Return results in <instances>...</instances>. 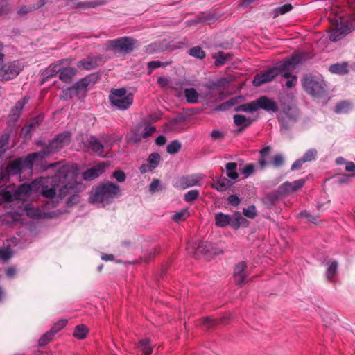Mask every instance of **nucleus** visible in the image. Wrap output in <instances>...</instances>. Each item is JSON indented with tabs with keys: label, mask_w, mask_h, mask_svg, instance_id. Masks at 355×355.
Returning <instances> with one entry per match:
<instances>
[{
	"label": "nucleus",
	"mask_w": 355,
	"mask_h": 355,
	"mask_svg": "<svg viewBox=\"0 0 355 355\" xmlns=\"http://www.w3.org/2000/svg\"><path fill=\"white\" fill-rule=\"evenodd\" d=\"M48 168H57L54 182L60 180V177L64 178V184L60 189V198H64L67 195H71L67 201V206H71L79 202L78 193L83 189V186L76 179V168L72 164H63L62 162L49 164Z\"/></svg>",
	"instance_id": "obj_1"
},
{
	"label": "nucleus",
	"mask_w": 355,
	"mask_h": 355,
	"mask_svg": "<svg viewBox=\"0 0 355 355\" xmlns=\"http://www.w3.org/2000/svg\"><path fill=\"white\" fill-rule=\"evenodd\" d=\"M306 55L305 53L295 54L291 58L279 62L273 68L258 73L254 77L253 85L256 87H260L266 83L272 81L283 71H289L295 69L297 64L306 58Z\"/></svg>",
	"instance_id": "obj_2"
},
{
	"label": "nucleus",
	"mask_w": 355,
	"mask_h": 355,
	"mask_svg": "<svg viewBox=\"0 0 355 355\" xmlns=\"http://www.w3.org/2000/svg\"><path fill=\"white\" fill-rule=\"evenodd\" d=\"M42 179H36L30 184L24 183L17 189L10 185L0 191V198L3 202L24 201L32 191H38L42 184Z\"/></svg>",
	"instance_id": "obj_3"
},
{
	"label": "nucleus",
	"mask_w": 355,
	"mask_h": 355,
	"mask_svg": "<svg viewBox=\"0 0 355 355\" xmlns=\"http://www.w3.org/2000/svg\"><path fill=\"white\" fill-rule=\"evenodd\" d=\"M299 116L300 112L297 108L291 106L284 107L277 115L280 130L284 132L289 131L295 124Z\"/></svg>",
	"instance_id": "obj_4"
},
{
	"label": "nucleus",
	"mask_w": 355,
	"mask_h": 355,
	"mask_svg": "<svg viewBox=\"0 0 355 355\" xmlns=\"http://www.w3.org/2000/svg\"><path fill=\"white\" fill-rule=\"evenodd\" d=\"M215 225L218 227H225L230 225L235 230H237L241 225H244L248 220L243 218L240 212H235L232 215L225 214L223 212H218L215 214Z\"/></svg>",
	"instance_id": "obj_5"
},
{
	"label": "nucleus",
	"mask_w": 355,
	"mask_h": 355,
	"mask_svg": "<svg viewBox=\"0 0 355 355\" xmlns=\"http://www.w3.org/2000/svg\"><path fill=\"white\" fill-rule=\"evenodd\" d=\"M133 103V95L125 87L112 89V111L126 110Z\"/></svg>",
	"instance_id": "obj_6"
},
{
	"label": "nucleus",
	"mask_w": 355,
	"mask_h": 355,
	"mask_svg": "<svg viewBox=\"0 0 355 355\" xmlns=\"http://www.w3.org/2000/svg\"><path fill=\"white\" fill-rule=\"evenodd\" d=\"M302 85L304 90L313 96L320 97L327 94L324 82L315 77H304L302 80Z\"/></svg>",
	"instance_id": "obj_7"
},
{
	"label": "nucleus",
	"mask_w": 355,
	"mask_h": 355,
	"mask_svg": "<svg viewBox=\"0 0 355 355\" xmlns=\"http://www.w3.org/2000/svg\"><path fill=\"white\" fill-rule=\"evenodd\" d=\"M111 198V182H107L98 187L91 192L89 202L98 206L105 207L109 204Z\"/></svg>",
	"instance_id": "obj_8"
},
{
	"label": "nucleus",
	"mask_w": 355,
	"mask_h": 355,
	"mask_svg": "<svg viewBox=\"0 0 355 355\" xmlns=\"http://www.w3.org/2000/svg\"><path fill=\"white\" fill-rule=\"evenodd\" d=\"M93 77L89 76L78 80L74 85L68 88L64 91L67 98H71L76 96L79 99L84 98L87 92V87L92 84L94 83Z\"/></svg>",
	"instance_id": "obj_9"
},
{
	"label": "nucleus",
	"mask_w": 355,
	"mask_h": 355,
	"mask_svg": "<svg viewBox=\"0 0 355 355\" xmlns=\"http://www.w3.org/2000/svg\"><path fill=\"white\" fill-rule=\"evenodd\" d=\"M135 44V40L130 37L112 40V57L131 53L134 49Z\"/></svg>",
	"instance_id": "obj_10"
},
{
	"label": "nucleus",
	"mask_w": 355,
	"mask_h": 355,
	"mask_svg": "<svg viewBox=\"0 0 355 355\" xmlns=\"http://www.w3.org/2000/svg\"><path fill=\"white\" fill-rule=\"evenodd\" d=\"M23 168L22 157L9 162L5 168H0V186L9 180L10 175H20Z\"/></svg>",
	"instance_id": "obj_11"
},
{
	"label": "nucleus",
	"mask_w": 355,
	"mask_h": 355,
	"mask_svg": "<svg viewBox=\"0 0 355 355\" xmlns=\"http://www.w3.org/2000/svg\"><path fill=\"white\" fill-rule=\"evenodd\" d=\"M189 253L193 254L197 258H200V256H208L211 257L216 255V252L213 245L207 241H200L198 244L194 243L192 246L187 248Z\"/></svg>",
	"instance_id": "obj_12"
},
{
	"label": "nucleus",
	"mask_w": 355,
	"mask_h": 355,
	"mask_svg": "<svg viewBox=\"0 0 355 355\" xmlns=\"http://www.w3.org/2000/svg\"><path fill=\"white\" fill-rule=\"evenodd\" d=\"M22 70L19 61L8 62L0 67V78L1 80L8 81L15 78Z\"/></svg>",
	"instance_id": "obj_13"
},
{
	"label": "nucleus",
	"mask_w": 355,
	"mask_h": 355,
	"mask_svg": "<svg viewBox=\"0 0 355 355\" xmlns=\"http://www.w3.org/2000/svg\"><path fill=\"white\" fill-rule=\"evenodd\" d=\"M202 177L199 174L182 175L176 179L174 186L181 189H185L193 186H200Z\"/></svg>",
	"instance_id": "obj_14"
},
{
	"label": "nucleus",
	"mask_w": 355,
	"mask_h": 355,
	"mask_svg": "<svg viewBox=\"0 0 355 355\" xmlns=\"http://www.w3.org/2000/svg\"><path fill=\"white\" fill-rule=\"evenodd\" d=\"M55 177V174L50 178L49 183L51 185L50 188L48 186H44L43 181L42 182L40 187H42L41 193L43 196L52 198L56 195L57 191H58V196H60V189L62 187V185L64 184V178L60 177V181L55 182L53 181Z\"/></svg>",
	"instance_id": "obj_15"
},
{
	"label": "nucleus",
	"mask_w": 355,
	"mask_h": 355,
	"mask_svg": "<svg viewBox=\"0 0 355 355\" xmlns=\"http://www.w3.org/2000/svg\"><path fill=\"white\" fill-rule=\"evenodd\" d=\"M67 60H60L55 64H52L49 66L41 74V85H43L45 82L49 79L55 77L60 71L61 64L64 62H67Z\"/></svg>",
	"instance_id": "obj_16"
},
{
	"label": "nucleus",
	"mask_w": 355,
	"mask_h": 355,
	"mask_svg": "<svg viewBox=\"0 0 355 355\" xmlns=\"http://www.w3.org/2000/svg\"><path fill=\"white\" fill-rule=\"evenodd\" d=\"M351 32L350 27L345 24H336L332 28L330 34V40L334 42H337L343 38L347 33Z\"/></svg>",
	"instance_id": "obj_17"
},
{
	"label": "nucleus",
	"mask_w": 355,
	"mask_h": 355,
	"mask_svg": "<svg viewBox=\"0 0 355 355\" xmlns=\"http://www.w3.org/2000/svg\"><path fill=\"white\" fill-rule=\"evenodd\" d=\"M257 110L263 109L268 112H276L278 110V105L275 101L269 98L266 96H262L255 100Z\"/></svg>",
	"instance_id": "obj_18"
},
{
	"label": "nucleus",
	"mask_w": 355,
	"mask_h": 355,
	"mask_svg": "<svg viewBox=\"0 0 355 355\" xmlns=\"http://www.w3.org/2000/svg\"><path fill=\"white\" fill-rule=\"evenodd\" d=\"M102 60L103 58L101 56H88L80 60L77 63V67L80 69L92 70L101 64Z\"/></svg>",
	"instance_id": "obj_19"
},
{
	"label": "nucleus",
	"mask_w": 355,
	"mask_h": 355,
	"mask_svg": "<svg viewBox=\"0 0 355 355\" xmlns=\"http://www.w3.org/2000/svg\"><path fill=\"white\" fill-rule=\"evenodd\" d=\"M247 264L245 261L239 262L234 269V277L237 284H243L248 275L247 272Z\"/></svg>",
	"instance_id": "obj_20"
},
{
	"label": "nucleus",
	"mask_w": 355,
	"mask_h": 355,
	"mask_svg": "<svg viewBox=\"0 0 355 355\" xmlns=\"http://www.w3.org/2000/svg\"><path fill=\"white\" fill-rule=\"evenodd\" d=\"M105 163L94 166L83 173V178L87 181L92 180L101 175L105 171Z\"/></svg>",
	"instance_id": "obj_21"
},
{
	"label": "nucleus",
	"mask_w": 355,
	"mask_h": 355,
	"mask_svg": "<svg viewBox=\"0 0 355 355\" xmlns=\"http://www.w3.org/2000/svg\"><path fill=\"white\" fill-rule=\"evenodd\" d=\"M45 156V153L42 152V150L39 152H35L28 154L24 158L22 157V162L24 165V168H26L28 169H32L35 162L37 159H43Z\"/></svg>",
	"instance_id": "obj_22"
},
{
	"label": "nucleus",
	"mask_w": 355,
	"mask_h": 355,
	"mask_svg": "<svg viewBox=\"0 0 355 355\" xmlns=\"http://www.w3.org/2000/svg\"><path fill=\"white\" fill-rule=\"evenodd\" d=\"M88 148L92 150L95 154L104 157V146L98 141L97 138L94 136H91L87 139Z\"/></svg>",
	"instance_id": "obj_23"
},
{
	"label": "nucleus",
	"mask_w": 355,
	"mask_h": 355,
	"mask_svg": "<svg viewBox=\"0 0 355 355\" xmlns=\"http://www.w3.org/2000/svg\"><path fill=\"white\" fill-rule=\"evenodd\" d=\"M76 73V69L73 67H61L59 71V78L65 83H69Z\"/></svg>",
	"instance_id": "obj_24"
},
{
	"label": "nucleus",
	"mask_w": 355,
	"mask_h": 355,
	"mask_svg": "<svg viewBox=\"0 0 355 355\" xmlns=\"http://www.w3.org/2000/svg\"><path fill=\"white\" fill-rule=\"evenodd\" d=\"M28 97L24 96L21 100L17 101L15 107L12 108L10 111V117L15 120L17 119L24 105L28 102Z\"/></svg>",
	"instance_id": "obj_25"
},
{
	"label": "nucleus",
	"mask_w": 355,
	"mask_h": 355,
	"mask_svg": "<svg viewBox=\"0 0 355 355\" xmlns=\"http://www.w3.org/2000/svg\"><path fill=\"white\" fill-rule=\"evenodd\" d=\"M252 120L247 118L241 114H236L234 116V123L237 126H241L239 131H242L244 128H248L252 123Z\"/></svg>",
	"instance_id": "obj_26"
},
{
	"label": "nucleus",
	"mask_w": 355,
	"mask_h": 355,
	"mask_svg": "<svg viewBox=\"0 0 355 355\" xmlns=\"http://www.w3.org/2000/svg\"><path fill=\"white\" fill-rule=\"evenodd\" d=\"M281 193L278 191L271 192L266 194L263 198V204L268 207L270 208L279 200Z\"/></svg>",
	"instance_id": "obj_27"
},
{
	"label": "nucleus",
	"mask_w": 355,
	"mask_h": 355,
	"mask_svg": "<svg viewBox=\"0 0 355 355\" xmlns=\"http://www.w3.org/2000/svg\"><path fill=\"white\" fill-rule=\"evenodd\" d=\"M347 67L348 64L346 62L342 63H336L331 64L329 67V70L333 73L347 74L349 72Z\"/></svg>",
	"instance_id": "obj_28"
},
{
	"label": "nucleus",
	"mask_w": 355,
	"mask_h": 355,
	"mask_svg": "<svg viewBox=\"0 0 355 355\" xmlns=\"http://www.w3.org/2000/svg\"><path fill=\"white\" fill-rule=\"evenodd\" d=\"M232 55L230 53L220 51L218 53L213 55V58L215 59V65L216 67H221L225 64L228 60H230Z\"/></svg>",
	"instance_id": "obj_29"
},
{
	"label": "nucleus",
	"mask_w": 355,
	"mask_h": 355,
	"mask_svg": "<svg viewBox=\"0 0 355 355\" xmlns=\"http://www.w3.org/2000/svg\"><path fill=\"white\" fill-rule=\"evenodd\" d=\"M270 151L271 147L269 146L260 150V157L258 164L261 169H264L269 166V162L266 160V157L270 154Z\"/></svg>",
	"instance_id": "obj_30"
},
{
	"label": "nucleus",
	"mask_w": 355,
	"mask_h": 355,
	"mask_svg": "<svg viewBox=\"0 0 355 355\" xmlns=\"http://www.w3.org/2000/svg\"><path fill=\"white\" fill-rule=\"evenodd\" d=\"M225 170L227 176L231 180H236L239 177L236 171L237 164L235 162H228L225 164Z\"/></svg>",
	"instance_id": "obj_31"
},
{
	"label": "nucleus",
	"mask_w": 355,
	"mask_h": 355,
	"mask_svg": "<svg viewBox=\"0 0 355 355\" xmlns=\"http://www.w3.org/2000/svg\"><path fill=\"white\" fill-rule=\"evenodd\" d=\"M184 96L189 103L198 102L199 94L194 88H187L184 89Z\"/></svg>",
	"instance_id": "obj_32"
},
{
	"label": "nucleus",
	"mask_w": 355,
	"mask_h": 355,
	"mask_svg": "<svg viewBox=\"0 0 355 355\" xmlns=\"http://www.w3.org/2000/svg\"><path fill=\"white\" fill-rule=\"evenodd\" d=\"M338 263L336 261L328 262V268L326 272V277L329 281H332L337 274Z\"/></svg>",
	"instance_id": "obj_33"
},
{
	"label": "nucleus",
	"mask_w": 355,
	"mask_h": 355,
	"mask_svg": "<svg viewBox=\"0 0 355 355\" xmlns=\"http://www.w3.org/2000/svg\"><path fill=\"white\" fill-rule=\"evenodd\" d=\"M71 140V133L69 132H64L58 135L54 139H53V144L59 141V144L63 147L69 144Z\"/></svg>",
	"instance_id": "obj_34"
},
{
	"label": "nucleus",
	"mask_w": 355,
	"mask_h": 355,
	"mask_svg": "<svg viewBox=\"0 0 355 355\" xmlns=\"http://www.w3.org/2000/svg\"><path fill=\"white\" fill-rule=\"evenodd\" d=\"M229 318L226 317H223L220 318L219 321H216V320L211 318H205L203 319L202 324L204 325L207 329H211L214 327L217 324H226V321L228 320Z\"/></svg>",
	"instance_id": "obj_35"
},
{
	"label": "nucleus",
	"mask_w": 355,
	"mask_h": 355,
	"mask_svg": "<svg viewBox=\"0 0 355 355\" xmlns=\"http://www.w3.org/2000/svg\"><path fill=\"white\" fill-rule=\"evenodd\" d=\"M234 110L236 112H253L257 110V107H256L255 101H252L250 103L238 105Z\"/></svg>",
	"instance_id": "obj_36"
},
{
	"label": "nucleus",
	"mask_w": 355,
	"mask_h": 355,
	"mask_svg": "<svg viewBox=\"0 0 355 355\" xmlns=\"http://www.w3.org/2000/svg\"><path fill=\"white\" fill-rule=\"evenodd\" d=\"M148 338H144L139 341L138 348L145 354L150 355L152 353L153 348L150 344Z\"/></svg>",
	"instance_id": "obj_37"
},
{
	"label": "nucleus",
	"mask_w": 355,
	"mask_h": 355,
	"mask_svg": "<svg viewBox=\"0 0 355 355\" xmlns=\"http://www.w3.org/2000/svg\"><path fill=\"white\" fill-rule=\"evenodd\" d=\"M63 146L59 144V141L53 144V139L49 141V144L42 149V152L45 153V156H48L49 154L55 153L62 148Z\"/></svg>",
	"instance_id": "obj_38"
},
{
	"label": "nucleus",
	"mask_w": 355,
	"mask_h": 355,
	"mask_svg": "<svg viewBox=\"0 0 355 355\" xmlns=\"http://www.w3.org/2000/svg\"><path fill=\"white\" fill-rule=\"evenodd\" d=\"M352 109V105L348 101H342L335 107V112L337 114L348 113Z\"/></svg>",
	"instance_id": "obj_39"
},
{
	"label": "nucleus",
	"mask_w": 355,
	"mask_h": 355,
	"mask_svg": "<svg viewBox=\"0 0 355 355\" xmlns=\"http://www.w3.org/2000/svg\"><path fill=\"white\" fill-rule=\"evenodd\" d=\"M230 187V182L226 178L219 179L214 181L213 188L218 191H226Z\"/></svg>",
	"instance_id": "obj_40"
},
{
	"label": "nucleus",
	"mask_w": 355,
	"mask_h": 355,
	"mask_svg": "<svg viewBox=\"0 0 355 355\" xmlns=\"http://www.w3.org/2000/svg\"><path fill=\"white\" fill-rule=\"evenodd\" d=\"M88 333V329L84 324H79L75 327L73 336L78 339L85 338Z\"/></svg>",
	"instance_id": "obj_41"
},
{
	"label": "nucleus",
	"mask_w": 355,
	"mask_h": 355,
	"mask_svg": "<svg viewBox=\"0 0 355 355\" xmlns=\"http://www.w3.org/2000/svg\"><path fill=\"white\" fill-rule=\"evenodd\" d=\"M189 54L194 58H198V59H203L205 58V52L202 50V49L199 46H194L193 48H191L189 51Z\"/></svg>",
	"instance_id": "obj_42"
},
{
	"label": "nucleus",
	"mask_w": 355,
	"mask_h": 355,
	"mask_svg": "<svg viewBox=\"0 0 355 355\" xmlns=\"http://www.w3.org/2000/svg\"><path fill=\"white\" fill-rule=\"evenodd\" d=\"M181 147V143L178 140H174L167 146L166 151L169 154L173 155L178 153Z\"/></svg>",
	"instance_id": "obj_43"
},
{
	"label": "nucleus",
	"mask_w": 355,
	"mask_h": 355,
	"mask_svg": "<svg viewBox=\"0 0 355 355\" xmlns=\"http://www.w3.org/2000/svg\"><path fill=\"white\" fill-rule=\"evenodd\" d=\"M269 162V165L271 164L275 168H279L282 166L284 163V158L282 154H276L275 155L270 162Z\"/></svg>",
	"instance_id": "obj_44"
},
{
	"label": "nucleus",
	"mask_w": 355,
	"mask_h": 355,
	"mask_svg": "<svg viewBox=\"0 0 355 355\" xmlns=\"http://www.w3.org/2000/svg\"><path fill=\"white\" fill-rule=\"evenodd\" d=\"M189 212L187 209H184L179 212H177L173 216V220L179 223L180 221L186 220L189 216Z\"/></svg>",
	"instance_id": "obj_45"
},
{
	"label": "nucleus",
	"mask_w": 355,
	"mask_h": 355,
	"mask_svg": "<svg viewBox=\"0 0 355 355\" xmlns=\"http://www.w3.org/2000/svg\"><path fill=\"white\" fill-rule=\"evenodd\" d=\"M160 159L161 157L158 153H153L148 156V162L153 168L155 169L158 166Z\"/></svg>",
	"instance_id": "obj_46"
},
{
	"label": "nucleus",
	"mask_w": 355,
	"mask_h": 355,
	"mask_svg": "<svg viewBox=\"0 0 355 355\" xmlns=\"http://www.w3.org/2000/svg\"><path fill=\"white\" fill-rule=\"evenodd\" d=\"M26 215L32 218H38L41 217L42 213L40 209L38 208H33L30 207H26Z\"/></svg>",
	"instance_id": "obj_47"
},
{
	"label": "nucleus",
	"mask_w": 355,
	"mask_h": 355,
	"mask_svg": "<svg viewBox=\"0 0 355 355\" xmlns=\"http://www.w3.org/2000/svg\"><path fill=\"white\" fill-rule=\"evenodd\" d=\"M168 64L167 62H162L159 60H153L150 61L148 63V73L151 74L153 71L160 67L166 66Z\"/></svg>",
	"instance_id": "obj_48"
},
{
	"label": "nucleus",
	"mask_w": 355,
	"mask_h": 355,
	"mask_svg": "<svg viewBox=\"0 0 355 355\" xmlns=\"http://www.w3.org/2000/svg\"><path fill=\"white\" fill-rule=\"evenodd\" d=\"M140 128V132H141V137H144V139L148 138V137L151 136L155 131L156 128L155 126L152 125H146L144 129H142L141 127Z\"/></svg>",
	"instance_id": "obj_49"
},
{
	"label": "nucleus",
	"mask_w": 355,
	"mask_h": 355,
	"mask_svg": "<svg viewBox=\"0 0 355 355\" xmlns=\"http://www.w3.org/2000/svg\"><path fill=\"white\" fill-rule=\"evenodd\" d=\"M199 194L200 192L198 190H190L185 193L184 199L186 202H193L198 198Z\"/></svg>",
	"instance_id": "obj_50"
},
{
	"label": "nucleus",
	"mask_w": 355,
	"mask_h": 355,
	"mask_svg": "<svg viewBox=\"0 0 355 355\" xmlns=\"http://www.w3.org/2000/svg\"><path fill=\"white\" fill-rule=\"evenodd\" d=\"M243 214L245 216L252 219L257 215V209L254 205H250L243 209Z\"/></svg>",
	"instance_id": "obj_51"
},
{
	"label": "nucleus",
	"mask_w": 355,
	"mask_h": 355,
	"mask_svg": "<svg viewBox=\"0 0 355 355\" xmlns=\"http://www.w3.org/2000/svg\"><path fill=\"white\" fill-rule=\"evenodd\" d=\"M67 324V320L61 319L58 322H57L51 329V332L55 335L60 330L64 328Z\"/></svg>",
	"instance_id": "obj_52"
},
{
	"label": "nucleus",
	"mask_w": 355,
	"mask_h": 355,
	"mask_svg": "<svg viewBox=\"0 0 355 355\" xmlns=\"http://www.w3.org/2000/svg\"><path fill=\"white\" fill-rule=\"evenodd\" d=\"M9 141V135L8 134H5L2 135L0 138V157L6 152V146L8 145Z\"/></svg>",
	"instance_id": "obj_53"
},
{
	"label": "nucleus",
	"mask_w": 355,
	"mask_h": 355,
	"mask_svg": "<svg viewBox=\"0 0 355 355\" xmlns=\"http://www.w3.org/2000/svg\"><path fill=\"white\" fill-rule=\"evenodd\" d=\"M317 150L315 149L308 150L302 157L305 162L314 160L317 156Z\"/></svg>",
	"instance_id": "obj_54"
},
{
	"label": "nucleus",
	"mask_w": 355,
	"mask_h": 355,
	"mask_svg": "<svg viewBox=\"0 0 355 355\" xmlns=\"http://www.w3.org/2000/svg\"><path fill=\"white\" fill-rule=\"evenodd\" d=\"M53 335L54 334L51 332V330L45 333L44 334H43L42 336V337L39 339V341H38L39 345H40V346L46 345L47 343H49L50 342V340H51V338Z\"/></svg>",
	"instance_id": "obj_55"
},
{
	"label": "nucleus",
	"mask_w": 355,
	"mask_h": 355,
	"mask_svg": "<svg viewBox=\"0 0 355 355\" xmlns=\"http://www.w3.org/2000/svg\"><path fill=\"white\" fill-rule=\"evenodd\" d=\"M305 183V180L303 179H300L297 180H295L293 182H286V184L288 185L291 187V189L293 191H297L302 188Z\"/></svg>",
	"instance_id": "obj_56"
},
{
	"label": "nucleus",
	"mask_w": 355,
	"mask_h": 355,
	"mask_svg": "<svg viewBox=\"0 0 355 355\" xmlns=\"http://www.w3.org/2000/svg\"><path fill=\"white\" fill-rule=\"evenodd\" d=\"M255 171V166L254 164H246L241 171V173L248 178L252 175Z\"/></svg>",
	"instance_id": "obj_57"
},
{
	"label": "nucleus",
	"mask_w": 355,
	"mask_h": 355,
	"mask_svg": "<svg viewBox=\"0 0 355 355\" xmlns=\"http://www.w3.org/2000/svg\"><path fill=\"white\" fill-rule=\"evenodd\" d=\"M141 132H140V128H137L135 131L132 132V135L130 136V141L135 144L139 143L141 141L142 139H144L143 137H141Z\"/></svg>",
	"instance_id": "obj_58"
},
{
	"label": "nucleus",
	"mask_w": 355,
	"mask_h": 355,
	"mask_svg": "<svg viewBox=\"0 0 355 355\" xmlns=\"http://www.w3.org/2000/svg\"><path fill=\"white\" fill-rule=\"evenodd\" d=\"M12 256V251L10 248H6L0 250V259L4 261L8 260Z\"/></svg>",
	"instance_id": "obj_59"
},
{
	"label": "nucleus",
	"mask_w": 355,
	"mask_h": 355,
	"mask_svg": "<svg viewBox=\"0 0 355 355\" xmlns=\"http://www.w3.org/2000/svg\"><path fill=\"white\" fill-rule=\"evenodd\" d=\"M112 177L114 178L119 182H123L126 179L125 173L121 170L114 171L112 173Z\"/></svg>",
	"instance_id": "obj_60"
},
{
	"label": "nucleus",
	"mask_w": 355,
	"mask_h": 355,
	"mask_svg": "<svg viewBox=\"0 0 355 355\" xmlns=\"http://www.w3.org/2000/svg\"><path fill=\"white\" fill-rule=\"evenodd\" d=\"M299 217L301 218H305L308 221L311 223H315L317 220L318 216H314L311 215L309 212L307 211H303L299 214Z\"/></svg>",
	"instance_id": "obj_61"
},
{
	"label": "nucleus",
	"mask_w": 355,
	"mask_h": 355,
	"mask_svg": "<svg viewBox=\"0 0 355 355\" xmlns=\"http://www.w3.org/2000/svg\"><path fill=\"white\" fill-rule=\"evenodd\" d=\"M293 9V6L291 3H286L277 8V12L280 15L286 14Z\"/></svg>",
	"instance_id": "obj_62"
},
{
	"label": "nucleus",
	"mask_w": 355,
	"mask_h": 355,
	"mask_svg": "<svg viewBox=\"0 0 355 355\" xmlns=\"http://www.w3.org/2000/svg\"><path fill=\"white\" fill-rule=\"evenodd\" d=\"M228 203L232 206H237L240 204L241 200L237 195L232 194L227 198Z\"/></svg>",
	"instance_id": "obj_63"
},
{
	"label": "nucleus",
	"mask_w": 355,
	"mask_h": 355,
	"mask_svg": "<svg viewBox=\"0 0 355 355\" xmlns=\"http://www.w3.org/2000/svg\"><path fill=\"white\" fill-rule=\"evenodd\" d=\"M122 194L121 189L120 187L114 183H112V198H118L121 196Z\"/></svg>",
	"instance_id": "obj_64"
}]
</instances>
